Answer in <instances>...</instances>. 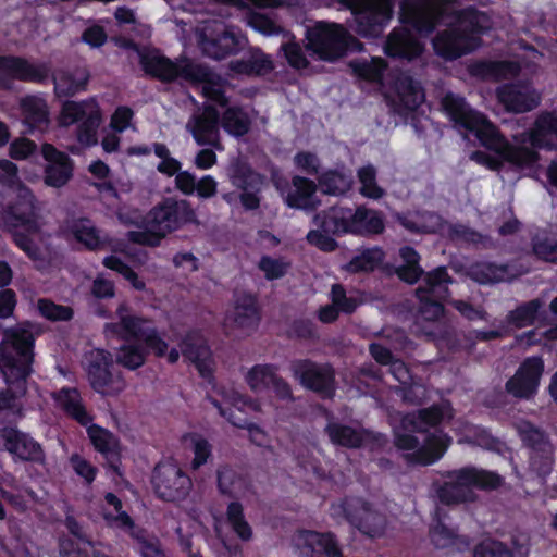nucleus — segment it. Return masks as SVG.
Instances as JSON below:
<instances>
[{
	"mask_svg": "<svg viewBox=\"0 0 557 557\" xmlns=\"http://www.w3.org/2000/svg\"><path fill=\"white\" fill-rule=\"evenodd\" d=\"M35 335L30 327L17 324L4 330L0 343V371L7 388L0 389V411L21 410L20 400L27 393V381L34 372Z\"/></svg>",
	"mask_w": 557,
	"mask_h": 557,
	"instance_id": "nucleus-1",
	"label": "nucleus"
},
{
	"mask_svg": "<svg viewBox=\"0 0 557 557\" xmlns=\"http://www.w3.org/2000/svg\"><path fill=\"white\" fill-rule=\"evenodd\" d=\"M50 78L57 98L73 97L86 90L90 74L87 69L60 70L51 74V66L46 62L33 63L20 55H0L1 90H12L14 81L46 85Z\"/></svg>",
	"mask_w": 557,
	"mask_h": 557,
	"instance_id": "nucleus-2",
	"label": "nucleus"
},
{
	"mask_svg": "<svg viewBox=\"0 0 557 557\" xmlns=\"http://www.w3.org/2000/svg\"><path fill=\"white\" fill-rule=\"evenodd\" d=\"M52 398L70 419L86 428L91 446L106 460L108 470L122 476L121 441L110 430L92 423L95 416L87 409L79 389L63 386L52 394Z\"/></svg>",
	"mask_w": 557,
	"mask_h": 557,
	"instance_id": "nucleus-3",
	"label": "nucleus"
},
{
	"mask_svg": "<svg viewBox=\"0 0 557 557\" xmlns=\"http://www.w3.org/2000/svg\"><path fill=\"white\" fill-rule=\"evenodd\" d=\"M196 221V212L188 200L166 197L135 222L140 231H128L126 237L133 244L156 248L169 234Z\"/></svg>",
	"mask_w": 557,
	"mask_h": 557,
	"instance_id": "nucleus-4",
	"label": "nucleus"
},
{
	"mask_svg": "<svg viewBox=\"0 0 557 557\" xmlns=\"http://www.w3.org/2000/svg\"><path fill=\"white\" fill-rule=\"evenodd\" d=\"M10 200L4 206L3 222L12 234L13 243L34 261L41 259V249L34 236L41 231L40 203L25 184L8 191Z\"/></svg>",
	"mask_w": 557,
	"mask_h": 557,
	"instance_id": "nucleus-5",
	"label": "nucleus"
},
{
	"mask_svg": "<svg viewBox=\"0 0 557 557\" xmlns=\"http://www.w3.org/2000/svg\"><path fill=\"white\" fill-rule=\"evenodd\" d=\"M144 322L137 315H124L119 322L125 343L117 348L115 361L129 371L143 367L150 352L157 358L166 354L168 342L156 326H144Z\"/></svg>",
	"mask_w": 557,
	"mask_h": 557,
	"instance_id": "nucleus-6",
	"label": "nucleus"
},
{
	"mask_svg": "<svg viewBox=\"0 0 557 557\" xmlns=\"http://www.w3.org/2000/svg\"><path fill=\"white\" fill-rule=\"evenodd\" d=\"M445 479L436 490L438 500L444 505H460L473 503L476 499L475 490L493 492L505 484V478L496 471L465 466L459 469L444 471Z\"/></svg>",
	"mask_w": 557,
	"mask_h": 557,
	"instance_id": "nucleus-7",
	"label": "nucleus"
},
{
	"mask_svg": "<svg viewBox=\"0 0 557 557\" xmlns=\"http://www.w3.org/2000/svg\"><path fill=\"white\" fill-rule=\"evenodd\" d=\"M441 103L444 112L456 126L472 133L487 150L499 153L507 139L485 114L473 109L465 97L454 92H447Z\"/></svg>",
	"mask_w": 557,
	"mask_h": 557,
	"instance_id": "nucleus-8",
	"label": "nucleus"
},
{
	"mask_svg": "<svg viewBox=\"0 0 557 557\" xmlns=\"http://www.w3.org/2000/svg\"><path fill=\"white\" fill-rule=\"evenodd\" d=\"M306 38L307 49L329 62L364 49V45L358 38L337 23L319 22L307 29Z\"/></svg>",
	"mask_w": 557,
	"mask_h": 557,
	"instance_id": "nucleus-9",
	"label": "nucleus"
},
{
	"mask_svg": "<svg viewBox=\"0 0 557 557\" xmlns=\"http://www.w3.org/2000/svg\"><path fill=\"white\" fill-rule=\"evenodd\" d=\"M397 0H327V4L349 10L355 18L358 35L380 37L394 16Z\"/></svg>",
	"mask_w": 557,
	"mask_h": 557,
	"instance_id": "nucleus-10",
	"label": "nucleus"
},
{
	"mask_svg": "<svg viewBox=\"0 0 557 557\" xmlns=\"http://www.w3.org/2000/svg\"><path fill=\"white\" fill-rule=\"evenodd\" d=\"M139 64L145 74L161 83H173L178 78L190 83H206L210 78L208 67L185 60L183 64L172 61L158 50H143L138 52Z\"/></svg>",
	"mask_w": 557,
	"mask_h": 557,
	"instance_id": "nucleus-11",
	"label": "nucleus"
},
{
	"mask_svg": "<svg viewBox=\"0 0 557 557\" xmlns=\"http://www.w3.org/2000/svg\"><path fill=\"white\" fill-rule=\"evenodd\" d=\"M82 367L90 388L101 396H117L126 387L122 372L115 370L113 355L103 348L85 351Z\"/></svg>",
	"mask_w": 557,
	"mask_h": 557,
	"instance_id": "nucleus-12",
	"label": "nucleus"
},
{
	"mask_svg": "<svg viewBox=\"0 0 557 557\" xmlns=\"http://www.w3.org/2000/svg\"><path fill=\"white\" fill-rule=\"evenodd\" d=\"M453 438L443 431L430 433L420 446L419 438L405 431L394 430V445L400 450H412L404 458L410 466H431L437 462L447 451Z\"/></svg>",
	"mask_w": 557,
	"mask_h": 557,
	"instance_id": "nucleus-13",
	"label": "nucleus"
},
{
	"mask_svg": "<svg viewBox=\"0 0 557 557\" xmlns=\"http://www.w3.org/2000/svg\"><path fill=\"white\" fill-rule=\"evenodd\" d=\"M332 516L343 518L351 527L369 537H379L385 530V518L372 509L361 497L345 496L331 505Z\"/></svg>",
	"mask_w": 557,
	"mask_h": 557,
	"instance_id": "nucleus-14",
	"label": "nucleus"
},
{
	"mask_svg": "<svg viewBox=\"0 0 557 557\" xmlns=\"http://www.w3.org/2000/svg\"><path fill=\"white\" fill-rule=\"evenodd\" d=\"M230 182L239 190L222 194V199L230 206L238 201L245 211L260 208L263 176L246 162H237L230 169Z\"/></svg>",
	"mask_w": 557,
	"mask_h": 557,
	"instance_id": "nucleus-15",
	"label": "nucleus"
},
{
	"mask_svg": "<svg viewBox=\"0 0 557 557\" xmlns=\"http://www.w3.org/2000/svg\"><path fill=\"white\" fill-rule=\"evenodd\" d=\"M290 371L305 389L315 393L322 399L334 398L336 373L331 363H318L308 358L296 359L290 364Z\"/></svg>",
	"mask_w": 557,
	"mask_h": 557,
	"instance_id": "nucleus-16",
	"label": "nucleus"
},
{
	"mask_svg": "<svg viewBox=\"0 0 557 557\" xmlns=\"http://www.w3.org/2000/svg\"><path fill=\"white\" fill-rule=\"evenodd\" d=\"M0 451L8 453L14 462L45 466L47 460L42 445L29 433L11 424L0 428Z\"/></svg>",
	"mask_w": 557,
	"mask_h": 557,
	"instance_id": "nucleus-17",
	"label": "nucleus"
},
{
	"mask_svg": "<svg viewBox=\"0 0 557 557\" xmlns=\"http://www.w3.org/2000/svg\"><path fill=\"white\" fill-rule=\"evenodd\" d=\"M522 444L530 449V467L540 476L550 473L554 463V447L548 435L529 421L519 425Z\"/></svg>",
	"mask_w": 557,
	"mask_h": 557,
	"instance_id": "nucleus-18",
	"label": "nucleus"
},
{
	"mask_svg": "<svg viewBox=\"0 0 557 557\" xmlns=\"http://www.w3.org/2000/svg\"><path fill=\"white\" fill-rule=\"evenodd\" d=\"M248 39L240 32L220 25L219 28L206 27L199 36V46L207 57L223 60L244 50Z\"/></svg>",
	"mask_w": 557,
	"mask_h": 557,
	"instance_id": "nucleus-19",
	"label": "nucleus"
},
{
	"mask_svg": "<svg viewBox=\"0 0 557 557\" xmlns=\"http://www.w3.org/2000/svg\"><path fill=\"white\" fill-rule=\"evenodd\" d=\"M151 483L157 496L165 502L185 499L193 486L189 475L176 465L156 466Z\"/></svg>",
	"mask_w": 557,
	"mask_h": 557,
	"instance_id": "nucleus-20",
	"label": "nucleus"
},
{
	"mask_svg": "<svg viewBox=\"0 0 557 557\" xmlns=\"http://www.w3.org/2000/svg\"><path fill=\"white\" fill-rule=\"evenodd\" d=\"M544 372V361L541 356L527 357L505 384L508 394L519 399H530L537 393Z\"/></svg>",
	"mask_w": 557,
	"mask_h": 557,
	"instance_id": "nucleus-21",
	"label": "nucleus"
},
{
	"mask_svg": "<svg viewBox=\"0 0 557 557\" xmlns=\"http://www.w3.org/2000/svg\"><path fill=\"white\" fill-rule=\"evenodd\" d=\"M42 157L48 162L45 168V184L55 188L66 185L73 176V160L51 144L42 145Z\"/></svg>",
	"mask_w": 557,
	"mask_h": 557,
	"instance_id": "nucleus-22",
	"label": "nucleus"
},
{
	"mask_svg": "<svg viewBox=\"0 0 557 557\" xmlns=\"http://www.w3.org/2000/svg\"><path fill=\"white\" fill-rule=\"evenodd\" d=\"M470 38L462 36L454 23L438 32L432 40L434 52L446 61L457 60L475 51Z\"/></svg>",
	"mask_w": 557,
	"mask_h": 557,
	"instance_id": "nucleus-23",
	"label": "nucleus"
},
{
	"mask_svg": "<svg viewBox=\"0 0 557 557\" xmlns=\"http://www.w3.org/2000/svg\"><path fill=\"white\" fill-rule=\"evenodd\" d=\"M190 133L199 146L220 148V112L218 108L213 104H205L202 112L194 116Z\"/></svg>",
	"mask_w": 557,
	"mask_h": 557,
	"instance_id": "nucleus-24",
	"label": "nucleus"
},
{
	"mask_svg": "<svg viewBox=\"0 0 557 557\" xmlns=\"http://www.w3.org/2000/svg\"><path fill=\"white\" fill-rule=\"evenodd\" d=\"M261 320L262 311L256 294L244 290L235 296L232 321L237 329L256 331Z\"/></svg>",
	"mask_w": 557,
	"mask_h": 557,
	"instance_id": "nucleus-25",
	"label": "nucleus"
},
{
	"mask_svg": "<svg viewBox=\"0 0 557 557\" xmlns=\"http://www.w3.org/2000/svg\"><path fill=\"white\" fill-rule=\"evenodd\" d=\"M423 51V46L414 34L405 27L394 28L384 45V52L389 58L413 60Z\"/></svg>",
	"mask_w": 557,
	"mask_h": 557,
	"instance_id": "nucleus-26",
	"label": "nucleus"
},
{
	"mask_svg": "<svg viewBox=\"0 0 557 557\" xmlns=\"http://www.w3.org/2000/svg\"><path fill=\"white\" fill-rule=\"evenodd\" d=\"M63 235L72 236L88 251H98L108 245V239L101 237L100 231L88 218H77L69 221L62 228Z\"/></svg>",
	"mask_w": 557,
	"mask_h": 557,
	"instance_id": "nucleus-27",
	"label": "nucleus"
},
{
	"mask_svg": "<svg viewBox=\"0 0 557 557\" xmlns=\"http://www.w3.org/2000/svg\"><path fill=\"white\" fill-rule=\"evenodd\" d=\"M495 96L505 111L510 113H525L539 104L521 85L516 83H505L498 86Z\"/></svg>",
	"mask_w": 557,
	"mask_h": 557,
	"instance_id": "nucleus-28",
	"label": "nucleus"
},
{
	"mask_svg": "<svg viewBox=\"0 0 557 557\" xmlns=\"http://www.w3.org/2000/svg\"><path fill=\"white\" fill-rule=\"evenodd\" d=\"M352 209L342 206L330 207L313 218L314 224L323 232L335 236L352 234L351 222L354 223Z\"/></svg>",
	"mask_w": 557,
	"mask_h": 557,
	"instance_id": "nucleus-29",
	"label": "nucleus"
},
{
	"mask_svg": "<svg viewBox=\"0 0 557 557\" xmlns=\"http://www.w3.org/2000/svg\"><path fill=\"white\" fill-rule=\"evenodd\" d=\"M307 557H344L337 536L333 532L302 531Z\"/></svg>",
	"mask_w": 557,
	"mask_h": 557,
	"instance_id": "nucleus-30",
	"label": "nucleus"
},
{
	"mask_svg": "<svg viewBox=\"0 0 557 557\" xmlns=\"http://www.w3.org/2000/svg\"><path fill=\"white\" fill-rule=\"evenodd\" d=\"M23 124L30 134L36 131L44 132L49 125V110L47 102L35 95H27L20 101Z\"/></svg>",
	"mask_w": 557,
	"mask_h": 557,
	"instance_id": "nucleus-31",
	"label": "nucleus"
},
{
	"mask_svg": "<svg viewBox=\"0 0 557 557\" xmlns=\"http://www.w3.org/2000/svg\"><path fill=\"white\" fill-rule=\"evenodd\" d=\"M292 185L294 189L284 199L286 206L292 209L315 210L320 205V200L315 198L318 187L314 181L295 175L292 178Z\"/></svg>",
	"mask_w": 557,
	"mask_h": 557,
	"instance_id": "nucleus-32",
	"label": "nucleus"
},
{
	"mask_svg": "<svg viewBox=\"0 0 557 557\" xmlns=\"http://www.w3.org/2000/svg\"><path fill=\"white\" fill-rule=\"evenodd\" d=\"M529 143L534 148L553 150L557 147V114L546 111L541 113L529 134Z\"/></svg>",
	"mask_w": 557,
	"mask_h": 557,
	"instance_id": "nucleus-33",
	"label": "nucleus"
},
{
	"mask_svg": "<svg viewBox=\"0 0 557 557\" xmlns=\"http://www.w3.org/2000/svg\"><path fill=\"white\" fill-rule=\"evenodd\" d=\"M469 277L480 285H492L511 281L516 275L509 263L478 261L470 265Z\"/></svg>",
	"mask_w": 557,
	"mask_h": 557,
	"instance_id": "nucleus-34",
	"label": "nucleus"
},
{
	"mask_svg": "<svg viewBox=\"0 0 557 557\" xmlns=\"http://www.w3.org/2000/svg\"><path fill=\"white\" fill-rule=\"evenodd\" d=\"M228 67L238 75L261 76L270 73L274 65L260 48H250L244 58L231 61Z\"/></svg>",
	"mask_w": 557,
	"mask_h": 557,
	"instance_id": "nucleus-35",
	"label": "nucleus"
},
{
	"mask_svg": "<svg viewBox=\"0 0 557 557\" xmlns=\"http://www.w3.org/2000/svg\"><path fill=\"white\" fill-rule=\"evenodd\" d=\"M486 20V15L474 8H467L456 16L454 25L459 28L462 36L470 38V45L476 50L481 45L480 36L486 32V26L482 22Z\"/></svg>",
	"mask_w": 557,
	"mask_h": 557,
	"instance_id": "nucleus-36",
	"label": "nucleus"
},
{
	"mask_svg": "<svg viewBox=\"0 0 557 557\" xmlns=\"http://www.w3.org/2000/svg\"><path fill=\"white\" fill-rule=\"evenodd\" d=\"M324 433L335 446L358 449L363 446L368 432L363 429L357 430L350 425L331 421L325 425Z\"/></svg>",
	"mask_w": 557,
	"mask_h": 557,
	"instance_id": "nucleus-37",
	"label": "nucleus"
},
{
	"mask_svg": "<svg viewBox=\"0 0 557 557\" xmlns=\"http://www.w3.org/2000/svg\"><path fill=\"white\" fill-rule=\"evenodd\" d=\"M220 126L230 136L240 138L247 135L251 128L249 113L238 104L227 106L220 114Z\"/></svg>",
	"mask_w": 557,
	"mask_h": 557,
	"instance_id": "nucleus-38",
	"label": "nucleus"
},
{
	"mask_svg": "<svg viewBox=\"0 0 557 557\" xmlns=\"http://www.w3.org/2000/svg\"><path fill=\"white\" fill-rule=\"evenodd\" d=\"M395 88L407 110L414 111L424 101L425 95L421 83L408 74H401L396 78Z\"/></svg>",
	"mask_w": 557,
	"mask_h": 557,
	"instance_id": "nucleus-39",
	"label": "nucleus"
},
{
	"mask_svg": "<svg viewBox=\"0 0 557 557\" xmlns=\"http://www.w3.org/2000/svg\"><path fill=\"white\" fill-rule=\"evenodd\" d=\"M454 282L455 280L449 275L447 268L440 265L424 274L423 284L416 292L434 295L437 298H448L450 296L449 285Z\"/></svg>",
	"mask_w": 557,
	"mask_h": 557,
	"instance_id": "nucleus-40",
	"label": "nucleus"
},
{
	"mask_svg": "<svg viewBox=\"0 0 557 557\" xmlns=\"http://www.w3.org/2000/svg\"><path fill=\"white\" fill-rule=\"evenodd\" d=\"M352 215H356L350 224L354 235H379L385 230L384 219L375 210L360 206L352 210Z\"/></svg>",
	"mask_w": 557,
	"mask_h": 557,
	"instance_id": "nucleus-41",
	"label": "nucleus"
},
{
	"mask_svg": "<svg viewBox=\"0 0 557 557\" xmlns=\"http://www.w3.org/2000/svg\"><path fill=\"white\" fill-rule=\"evenodd\" d=\"M533 146H515L510 144L508 140L503 148L499 150V156L509 164L517 168H532L540 160V153L535 150Z\"/></svg>",
	"mask_w": 557,
	"mask_h": 557,
	"instance_id": "nucleus-42",
	"label": "nucleus"
},
{
	"mask_svg": "<svg viewBox=\"0 0 557 557\" xmlns=\"http://www.w3.org/2000/svg\"><path fill=\"white\" fill-rule=\"evenodd\" d=\"M543 302L540 298L522 302L506 315L508 324L516 329H522L533 325L539 319Z\"/></svg>",
	"mask_w": 557,
	"mask_h": 557,
	"instance_id": "nucleus-43",
	"label": "nucleus"
},
{
	"mask_svg": "<svg viewBox=\"0 0 557 557\" xmlns=\"http://www.w3.org/2000/svg\"><path fill=\"white\" fill-rule=\"evenodd\" d=\"M318 184L324 195L338 196L351 188L352 178L344 172L327 170L318 176Z\"/></svg>",
	"mask_w": 557,
	"mask_h": 557,
	"instance_id": "nucleus-44",
	"label": "nucleus"
},
{
	"mask_svg": "<svg viewBox=\"0 0 557 557\" xmlns=\"http://www.w3.org/2000/svg\"><path fill=\"white\" fill-rule=\"evenodd\" d=\"M225 519L239 540L248 542L252 539V528L246 520L244 506L239 500H233L227 505Z\"/></svg>",
	"mask_w": 557,
	"mask_h": 557,
	"instance_id": "nucleus-45",
	"label": "nucleus"
},
{
	"mask_svg": "<svg viewBox=\"0 0 557 557\" xmlns=\"http://www.w3.org/2000/svg\"><path fill=\"white\" fill-rule=\"evenodd\" d=\"M184 442H189L194 457L190 462L193 470H199L208 463L213 456L212 444L198 432H187L183 435Z\"/></svg>",
	"mask_w": 557,
	"mask_h": 557,
	"instance_id": "nucleus-46",
	"label": "nucleus"
},
{
	"mask_svg": "<svg viewBox=\"0 0 557 557\" xmlns=\"http://www.w3.org/2000/svg\"><path fill=\"white\" fill-rule=\"evenodd\" d=\"M350 67L358 78L370 83H381L387 67V63L382 58H372L370 61H351Z\"/></svg>",
	"mask_w": 557,
	"mask_h": 557,
	"instance_id": "nucleus-47",
	"label": "nucleus"
},
{
	"mask_svg": "<svg viewBox=\"0 0 557 557\" xmlns=\"http://www.w3.org/2000/svg\"><path fill=\"white\" fill-rule=\"evenodd\" d=\"M102 121L99 106H91L87 116L79 121L77 126V140L87 147L95 146L98 143L97 131Z\"/></svg>",
	"mask_w": 557,
	"mask_h": 557,
	"instance_id": "nucleus-48",
	"label": "nucleus"
},
{
	"mask_svg": "<svg viewBox=\"0 0 557 557\" xmlns=\"http://www.w3.org/2000/svg\"><path fill=\"white\" fill-rule=\"evenodd\" d=\"M384 252L379 247L364 249L361 253L352 257L346 265L350 273L372 272L382 263Z\"/></svg>",
	"mask_w": 557,
	"mask_h": 557,
	"instance_id": "nucleus-49",
	"label": "nucleus"
},
{
	"mask_svg": "<svg viewBox=\"0 0 557 557\" xmlns=\"http://www.w3.org/2000/svg\"><path fill=\"white\" fill-rule=\"evenodd\" d=\"M509 63L505 61L478 60L468 65L470 76L481 81H498L504 77Z\"/></svg>",
	"mask_w": 557,
	"mask_h": 557,
	"instance_id": "nucleus-50",
	"label": "nucleus"
},
{
	"mask_svg": "<svg viewBox=\"0 0 557 557\" xmlns=\"http://www.w3.org/2000/svg\"><path fill=\"white\" fill-rule=\"evenodd\" d=\"M448 236L451 240L461 242L468 245L482 246L484 248H490L492 246V239L488 235H484L462 223L450 224L448 226Z\"/></svg>",
	"mask_w": 557,
	"mask_h": 557,
	"instance_id": "nucleus-51",
	"label": "nucleus"
},
{
	"mask_svg": "<svg viewBox=\"0 0 557 557\" xmlns=\"http://www.w3.org/2000/svg\"><path fill=\"white\" fill-rule=\"evenodd\" d=\"M376 169L367 164L358 169L357 177L360 183L359 193L369 199L377 200L385 194L384 189L376 182Z\"/></svg>",
	"mask_w": 557,
	"mask_h": 557,
	"instance_id": "nucleus-52",
	"label": "nucleus"
},
{
	"mask_svg": "<svg viewBox=\"0 0 557 557\" xmlns=\"http://www.w3.org/2000/svg\"><path fill=\"white\" fill-rule=\"evenodd\" d=\"M286 336L289 339L317 342L320 338L317 323L309 318H295L287 326Z\"/></svg>",
	"mask_w": 557,
	"mask_h": 557,
	"instance_id": "nucleus-53",
	"label": "nucleus"
},
{
	"mask_svg": "<svg viewBox=\"0 0 557 557\" xmlns=\"http://www.w3.org/2000/svg\"><path fill=\"white\" fill-rule=\"evenodd\" d=\"M91 106H98L95 99L74 101L65 100L62 103L60 120L63 125H72L85 119L91 109Z\"/></svg>",
	"mask_w": 557,
	"mask_h": 557,
	"instance_id": "nucleus-54",
	"label": "nucleus"
},
{
	"mask_svg": "<svg viewBox=\"0 0 557 557\" xmlns=\"http://www.w3.org/2000/svg\"><path fill=\"white\" fill-rule=\"evenodd\" d=\"M178 347L184 359L189 362L199 361V358L208 350L201 335L196 330L187 331L181 338Z\"/></svg>",
	"mask_w": 557,
	"mask_h": 557,
	"instance_id": "nucleus-55",
	"label": "nucleus"
},
{
	"mask_svg": "<svg viewBox=\"0 0 557 557\" xmlns=\"http://www.w3.org/2000/svg\"><path fill=\"white\" fill-rule=\"evenodd\" d=\"M277 367L272 363L256 364L246 375V382L253 392L265 389L275 376Z\"/></svg>",
	"mask_w": 557,
	"mask_h": 557,
	"instance_id": "nucleus-56",
	"label": "nucleus"
},
{
	"mask_svg": "<svg viewBox=\"0 0 557 557\" xmlns=\"http://www.w3.org/2000/svg\"><path fill=\"white\" fill-rule=\"evenodd\" d=\"M472 557H515V552L505 542L486 537L474 545Z\"/></svg>",
	"mask_w": 557,
	"mask_h": 557,
	"instance_id": "nucleus-57",
	"label": "nucleus"
},
{
	"mask_svg": "<svg viewBox=\"0 0 557 557\" xmlns=\"http://www.w3.org/2000/svg\"><path fill=\"white\" fill-rule=\"evenodd\" d=\"M39 314L52 322H67L74 317V310L70 306L59 305L48 298L38 300Z\"/></svg>",
	"mask_w": 557,
	"mask_h": 557,
	"instance_id": "nucleus-58",
	"label": "nucleus"
},
{
	"mask_svg": "<svg viewBox=\"0 0 557 557\" xmlns=\"http://www.w3.org/2000/svg\"><path fill=\"white\" fill-rule=\"evenodd\" d=\"M416 297L419 300V312L426 321H436L444 314L443 301L448 298H437L430 294H420L416 292Z\"/></svg>",
	"mask_w": 557,
	"mask_h": 557,
	"instance_id": "nucleus-59",
	"label": "nucleus"
},
{
	"mask_svg": "<svg viewBox=\"0 0 557 557\" xmlns=\"http://www.w3.org/2000/svg\"><path fill=\"white\" fill-rule=\"evenodd\" d=\"M212 404L219 410V413L234 426L239 429H247L250 433L253 431L261 432L259 426L252 422H249L246 417H242L243 411L237 405L224 407L216 399H213Z\"/></svg>",
	"mask_w": 557,
	"mask_h": 557,
	"instance_id": "nucleus-60",
	"label": "nucleus"
},
{
	"mask_svg": "<svg viewBox=\"0 0 557 557\" xmlns=\"http://www.w3.org/2000/svg\"><path fill=\"white\" fill-rule=\"evenodd\" d=\"M397 394L401 396L404 403L408 405H421L426 398V388L420 382V379L414 376L409 381V383H405L398 387Z\"/></svg>",
	"mask_w": 557,
	"mask_h": 557,
	"instance_id": "nucleus-61",
	"label": "nucleus"
},
{
	"mask_svg": "<svg viewBox=\"0 0 557 557\" xmlns=\"http://www.w3.org/2000/svg\"><path fill=\"white\" fill-rule=\"evenodd\" d=\"M136 549L141 557H168L157 537H147L144 531L134 534Z\"/></svg>",
	"mask_w": 557,
	"mask_h": 557,
	"instance_id": "nucleus-62",
	"label": "nucleus"
},
{
	"mask_svg": "<svg viewBox=\"0 0 557 557\" xmlns=\"http://www.w3.org/2000/svg\"><path fill=\"white\" fill-rule=\"evenodd\" d=\"M258 268L264 273L268 281H274L283 277L287 273L289 263L271 256H262L259 260Z\"/></svg>",
	"mask_w": 557,
	"mask_h": 557,
	"instance_id": "nucleus-63",
	"label": "nucleus"
},
{
	"mask_svg": "<svg viewBox=\"0 0 557 557\" xmlns=\"http://www.w3.org/2000/svg\"><path fill=\"white\" fill-rule=\"evenodd\" d=\"M281 50L284 54L289 66L296 70L307 69L309 65V61L306 58L302 48L300 45L294 40L284 42L281 46Z\"/></svg>",
	"mask_w": 557,
	"mask_h": 557,
	"instance_id": "nucleus-64",
	"label": "nucleus"
}]
</instances>
